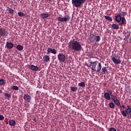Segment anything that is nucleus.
Segmentation results:
<instances>
[{
	"instance_id": "1",
	"label": "nucleus",
	"mask_w": 131,
	"mask_h": 131,
	"mask_svg": "<svg viewBox=\"0 0 131 131\" xmlns=\"http://www.w3.org/2000/svg\"><path fill=\"white\" fill-rule=\"evenodd\" d=\"M69 48H70L73 51L76 52H80L82 49L81 44L78 41H71L69 43Z\"/></svg>"
},
{
	"instance_id": "2",
	"label": "nucleus",
	"mask_w": 131,
	"mask_h": 131,
	"mask_svg": "<svg viewBox=\"0 0 131 131\" xmlns=\"http://www.w3.org/2000/svg\"><path fill=\"white\" fill-rule=\"evenodd\" d=\"M90 67L92 70H93V71H97V72H100V71H101L102 68V64L101 63H98V61H95L90 62Z\"/></svg>"
},
{
	"instance_id": "3",
	"label": "nucleus",
	"mask_w": 131,
	"mask_h": 131,
	"mask_svg": "<svg viewBox=\"0 0 131 131\" xmlns=\"http://www.w3.org/2000/svg\"><path fill=\"white\" fill-rule=\"evenodd\" d=\"M85 3V0H72V4L74 7L79 8L81 7V5Z\"/></svg>"
},
{
	"instance_id": "4",
	"label": "nucleus",
	"mask_w": 131,
	"mask_h": 131,
	"mask_svg": "<svg viewBox=\"0 0 131 131\" xmlns=\"http://www.w3.org/2000/svg\"><path fill=\"white\" fill-rule=\"evenodd\" d=\"M121 114L124 117H131V107L126 108L125 111H121Z\"/></svg>"
},
{
	"instance_id": "5",
	"label": "nucleus",
	"mask_w": 131,
	"mask_h": 131,
	"mask_svg": "<svg viewBox=\"0 0 131 131\" xmlns=\"http://www.w3.org/2000/svg\"><path fill=\"white\" fill-rule=\"evenodd\" d=\"M89 39L91 42L95 43L96 45L97 42H99L101 40V37L100 36H95L94 38H93V37H90Z\"/></svg>"
},
{
	"instance_id": "6",
	"label": "nucleus",
	"mask_w": 131,
	"mask_h": 131,
	"mask_svg": "<svg viewBox=\"0 0 131 131\" xmlns=\"http://www.w3.org/2000/svg\"><path fill=\"white\" fill-rule=\"evenodd\" d=\"M57 58L59 60V63H64L65 62V60H66V56L62 53H59L57 55Z\"/></svg>"
},
{
	"instance_id": "7",
	"label": "nucleus",
	"mask_w": 131,
	"mask_h": 131,
	"mask_svg": "<svg viewBox=\"0 0 131 131\" xmlns=\"http://www.w3.org/2000/svg\"><path fill=\"white\" fill-rule=\"evenodd\" d=\"M0 36L7 37L8 36V31L4 28H0Z\"/></svg>"
},
{
	"instance_id": "8",
	"label": "nucleus",
	"mask_w": 131,
	"mask_h": 131,
	"mask_svg": "<svg viewBox=\"0 0 131 131\" xmlns=\"http://www.w3.org/2000/svg\"><path fill=\"white\" fill-rule=\"evenodd\" d=\"M70 20V16L66 15L64 17H58V21L59 22H67Z\"/></svg>"
},
{
	"instance_id": "9",
	"label": "nucleus",
	"mask_w": 131,
	"mask_h": 131,
	"mask_svg": "<svg viewBox=\"0 0 131 131\" xmlns=\"http://www.w3.org/2000/svg\"><path fill=\"white\" fill-rule=\"evenodd\" d=\"M112 60L114 64H120L121 63V61H120V58L119 57L116 58L114 57H111Z\"/></svg>"
},
{
	"instance_id": "10",
	"label": "nucleus",
	"mask_w": 131,
	"mask_h": 131,
	"mask_svg": "<svg viewBox=\"0 0 131 131\" xmlns=\"http://www.w3.org/2000/svg\"><path fill=\"white\" fill-rule=\"evenodd\" d=\"M6 47L8 50H11L12 48H14V43L11 42H6Z\"/></svg>"
},
{
	"instance_id": "11",
	"label": "nucleus",
	"mask_w": 131,
	"mask_h": 131,
	"mask_svg": "<svg viewBox=\"0 0 131 131\" xmlns=\"http://www.w3.org/2000/svg\"><path fill=\"white\" fill-rule=\"evenodd\" d=\"M122 17H121L120 16V15H115V21L116 22H117L118 23H120L121 21V18Z\"/></svg>"
},
{
	"instance_id": "12",
	"label": "nucleus",
	"mask_w": 131,
	"mask_h": 131,
	"mask_svg": "<svg viewBox=\"0 0 131 131\" xmlns=\"http://www.w3.org/2000/svg\"><path fill=\"white\" fill-rule=\"evenodd\" d=\"M9 124L10 126H15L16 125V121L14 119H9Z\"/></svg>"
},
{
	"instance_id": "13",
	"label": "nucleus",
	"mask_w": 131,
	"mask_h": 131,
	"mask_svg": "<svg viewBox=\"0 0 131 131\" xmlns=\"http://www.w3.org/2000/svg\"><path fill=\"white\" fill-rule=\"evenodd\" d=\"M50 56L49 55H45L43 56V62H46L48 63V62H50Z\"/></svg>"
},
{
	"instance_id": "14",
	"label": "nucleus",
	"mask_w": 131,
	"mask_h": 131,
	"mask_svg": "<svg viewBox=\"0 0 131 131\" xmlns=\"http://www.w3.org/2000/svg\"><path fill=\"white\" fill-rule=\"evenodd\" d=\"M24 100L27 102H30L31 97L28 94H25L24 96Z\"/></svg>"
},
{
	"instance_id": "15",
	"label": "nucleus",
	"mask_w": 131,
	"mask_h": 131,
	"mask_svg": "<svg viewBox=\"0 0 131 131\" xmlns=\"http://www.w3.org/2000/svg\"><path fill=\"white\" fill-rule=\"evenodd\" d=\"M104 98L106 100H111V97H110V94L109 93L106 92L104 94Z\"/></svg>"
},
{
	"instance_id": "16",
	"label": "nucleus",
	"mask_w": 131,
	"mask_h": 131,
	"mask_svg": "<svg viewBox=\"0 0 131 131\" xmlns=\"http://www.w3.org/2000/svg\"><path fill=\"white\" fill-rule=\"evenodd\" d=\"M47 52L48 53H50L51 52L52 54H54V55H56L57 54V51H56V50L55 49H52L51 48H47Z\"/></svg>"
},
{
	"instance_id": "17",
	"label": "nucleus",
	"mask_w": 131,
	"mask_h": 131,
	"mask_svg": "<svg viewBox=\"0 0 131 131\" xmlns=\"http://www.w3.org/2000/svg\"><path fill=\"white\" fill-rule=\"evenodd\" d=\"M121 25H125V24H126V20H125V17H121Z\"/></svg>"
},
{
	"instance_id": "18",
	"label": "nucleus",
	"mask_w": 131,
	"mask_h": 131,
	"mask_svg": "<svg viewBox=\"0 0 131 131\" xmlns=\"http://www.w3.org/2000/svg\"><path fill=\"white\" fill-rule=\"evenodd\" d=\"M40 17L43 18H48V17H49V14L47 13H41L40 14Z\"/></svg>"
},
{
	"instance_id": "19",
	"label": "nucleus",
	"mask_w": 131,
	"mask_h": 131,
	"mask_svg": "<svg viewBox=\"0 0 131 131\" xmlns=\"http://www.w3.org/2000/svg\"><path fill=\"white\" fill-rule=\"evenodd\" d=\"M112 27L113 29H119V26H118V25H116V24H113Z\"/></svg>"
},
{
	"instance_id": "20",
	"label": "nucleus",
	"mask_w": 131,
	"mask_h": 131,
	"mask_svg": "<svg viewBox=\"0 0 131 131\" xmlns=\"http://www.w3.org/2000/svg\"><path fill=\"white\" fill-rule=\"evenodd\" d=\"M127 14V13H126V12H124L123 11H120L119 12V14L120 16L121 17V16H122V17H124V16H126V15Z\"/></svg>"
},
{
	"instance_id": "21",
	"label": "nucleus",
	"mask_w": 131,
	"mask_h": 131,
	"mask_svg": "<svg viewBox=\"0 0 131 131\" xmlns=\"http://www.w3.org/2000/svg\"><path fill=\"white\" fill-rule=\"evenodd\" d=\"M114 102L115 103V104H116V105H117V106H120V102H119V100H118V99H116V100H114Z\"/></svg>"
},
{
	"instance_id": "22",
	"label": "nucleus",
	"mask_w": 131,
	"mask_h": 131,
	"mask_svg": "<svg viewBox=\"0 0 131 131\" xmlns=\"http://www.w3.org/2000/svg\"><path fill=\"white\" fill-rule=\"evenodd\" d=\"M16 49L18 50V51H22L24 49L23 46H22L20 45H18L16 47Z\"/></svg>"
},
{
	"instance_id": "23",
	"label": "nucleus",
	"mask_w": 131,
	"mask_h": 131,
	"mask_svg": "<svg viewBox=\"0 0 131 131\" xmlns=\"http://www.w3.org/2000/svg\"><path fill=\"white\" fill-rule=\"evenodd\" d=\"M105 19L107 20V21H112L113 19H112V17L111 16H104Z\"/></svg>"
},
{
	"instance_id": "24",
	"label": "nucleus",
	"mask_w": 131,
	"mask_h": 131,
	"mask_svg": "<svg viewBox=\"0 0 131 131\" xmlns=\"http://www.w3.org/2000/svg\"><path fill=\"white\" fill-rule=\"evenodd\" d=\"M4 95L5 96L6 99H8V100L11 99V94L8 93H5Z\"/></svg>"
},
{
	"instance_id": "25",
	"label": "nucleus",
	"mask_w": 131,
	"mask_h": 131,
	"mask_svg": "<svg viewBox=\"0 0 131 131\" xmlns=\"http://www.w3.org/2000/svg\"><path fill=\"white\" fill-rule=\"evenodd\" d=\"M101 71L102 73H106V72L108 71V70H107V68L105 67H103L101 69Z\"/></svg>"
},
{
	"instance_id": "26",
	"label": "nucleus",
	"mask_w": 131,
	"mask_h": 131,
	"mask_svg": "<svg viewBox=\"0 0 131 131\" xmlns=\"http://www.w3.org/2000/svg\"><path fill=\"white\" fill-rule=\"evenodd\" d=\"M78 86L82 88H84L85 86V83H84V82H81V83H79Z\"/></svg>"
},
{
	"instance_id": "27",
	"label": "nucleus",
	"mask_w": 131,
	"mask_h": 131,
	"mask_svg": "<svg viewBox=\"0 0 131 131\" xmlns=\"http://www.w3.org/2000/svg\"><path fill=\"white\" fill-rule=\"evenodd\" d=\"M11 90H14V91H18L19 87H18V86L13 85L12 86Z\"/></svg>"
},
{
	"instance_id": "28",
	"label": "nucleus",
	"mask_w": 131,
	"mask_h": 131,
	"mask_svg": "<svg viewBox=\"0 0 131 131\" xmlns=\"http://www.w3.org/2000/svg\"><path fill=\"white\" fill-rule=\"evenodd\" d=\"M109 106L112 109H114V108H115V105H114V103L113 102L110 103Z\"/></svg>"
},
{
	"instance_id": "29",
	"label": "nucleus",
	"mask_w": 131,
	"mask_h": 131,
	"mask_svg": "<svg viewBox=\"0 0 131 131\" xmlns=\"http://www.w3.org/2000/svg\"><path fill=\"white\" fill-rule=\"evenodd\" d=\"M18 15L19 16V17H25V14H24L23 12H18Z\"/></svg>"
},
{
	"instance_id": "30",
	"label": "nucleus",
	"mask_w": 131,
	"mask_h": 131,
	"mask_svg": "<svg viewBox=\"0 0 131 131\" xmlns=\"http://www.w3.org/2000/svg\"><path fill=\"white\" fill-rule=\"evenodd\" d=\"M39 70V68L38 67L33 66V71H38Z\"/></svg>"
},
{
	"instance_id": "31",
	"label": "nucleus",
	"mask_w": 131,
	"mask_h": 131,
	"mask_svg": "<svg viewBox=\"0 0 131 131\" xmlns=\"http://www.w3.org/2000/svg\"><path fill=\"white\" fill-rule=\"evenodd\" d=\"M8 11L9 14H13V13H14V10H13L10 8H8Z\"/></svg>"
},
{
	"instance_id": "32",
	"label": "nucleus",
	"mask_w": 131,
	"mask_h": 131,
	"mask_svg": "<svg viewBox=\"0 0 131 131\" xmlns=\"http://www.w3.org/2000/svg\"><path fill=\"white\" fill-rule=\"evenodd\" d=\"M111 99L114 101H115V100H116V99H117V97H116V96H114V95H111Z\"/></svg>"
},
{
	"instance_id": "33",
	"label": "nucleus",
	"mask_w": 131,
	"mask_h": 131,
	"mask_svg": "<svg viewBox=\"0 0 131 131\" xmlns=\"http://www.w3.org/2000/svg\"><path fill=\"white\" fill-rule=\"evenodd\" d=\"M71 89L72 92H76L77 91V88L76 87H71Z\"/></svg>"
},
{
	"instance_id": "34",
	"label": "nucleus",
	"mask_w": 131,
	"mask_h": 131,
	"mask_svg": "<svg viewBox=\"0 0 131 131\" xmlns=\"http://www.w3.org/2000/svg\"><path fill=\"white\" fill-rule=\"evenodd\" d=\"M107 93H108V94H110V96H112L113 95V92L112 91V90H110L107 91Z\"/></svg>"
},
{
	"instance_id": "35",
	"label": "nucleus",
	"mask_w": 131,
	"mask_h": 131,
	"mask_svg": "<svg viewBox=\"0 0 131 131\" xmlns=\"http://www.w3.org/2000/svg\"><path fill=\"white\" fill-rule=\"evenodd\" d=\"M5 83V80L4 79H1L0 80V85H3L4 83Z\"/></svg>"
},
{
	"instance_id": "36",
	"label": "nucleus",
	"mask_w": 131,
	"mask_h": 131,
	"mask_svg": "<svg viewBox=\"0 0 131 131\" xmlns=\"http://www.w3.org/2000/svg\"><path fill=\"white\" fill-rule=\"evenodd\" d=\"M108 131H117L116 129L114 127H111L108 129Z\"/></svg>"
},
{
	"instance_id": "37",
	"label": "nucleus",
	"mask_w": 131,
	"mask_h": 131,
	"mask_svg": "<svg viewBox=\"0 0 131 131\" xmlns=\"http://www.w3.org/2000/svg\"><path fill=\"white\" fill-rule=\"evenodd\" d=\"M5 119V117L3 115L0 114V120H4Z\"/></svg>"
},
{
	"instance_id": "38",
	"label": "nucleus",
	"mask_w": 131,
	"mask_h": 131,
	"mask_svg": "<svg viewBox=\"0 0 131 131\" xmlns=\"http://www.w3.org/2000/svg\"><path fill=\"white\" fill-rule=\"evenodd\" d=\"M120 108H121V109L122 108H123V109H125V106H124V105H120Z\"/></svg>"
},
{
	"instance_id": "39",
	"label": "nucleus",
	"mask_w": 131,
	"mask_h": 131,
	"mask_svg": "<svg viewBox=\"0 0 131 131\" xmlns=\"http://www.w3.org/2000/svg\"><path fill=\"white\" fill-rule=\"evenodd\" d=\"M33 121H35V122H36L37 123H38V120H37V119L35 118L33 119Z\"/></svg>"
},
{
	"instance_id": "40",
	"label": "nucleus",
	"mask_w": 131,
	"mask_h": 131,
	"mask_svg": "<svg viewBox=\"0 0 131 131\" xmlns=\"http://www.w3.org/2000/svg\"><path fill=\"white\" fill-rule=\"evenodd\" d=\"M31 70L33 71V65L31 66Z\"/></svg>"
},
{
	"instance_id": "41",
	"label": "nucleus",
	"mask_w": 131,
	"mask_h": 131,
	"mask_svg": "<svg viewBox=\"0 0 131 131\" xmlns=\"http://www.w3.org/2000/svg\"><path fill=\"white\" fill-rule=\"evenodd\" d=\"M2 93H3V91H2V90H0V94H2Z\"/></svg>"
},
{
	"instance_id": "42",
	"label": "nucleus",
	"mask_w": 131,
	"mask_h": 131,
	"mask_svg": "<svg viewBox=\"0 0 131 131\" xmlns=\"http://www.w3.org/2000/svg\"><path fill=\"white\" fill-rule=\"evenodd\" d=\"M47 1H48L49 2H52L53 1V0H47Z\"/></svg>"
}]
</instances>
